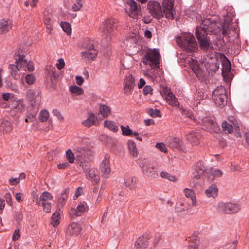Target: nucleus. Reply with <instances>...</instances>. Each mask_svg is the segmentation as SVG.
Returning a JSON list of instances; mask_svg holds the SVG:
<instances>
[{
    "instance_id": "1",
    "label": "nucleus",
    "mask_w": 249,
    "mask_h": 249,
    "mask_svg": "<svg viewBox=\"0 0 249 249\" xmlns=\"http://www.w3.org/2000/svg\"><path fill=\"white\" fill-rule=\"evenodd\" d=\"M173 3L170 0H164L162 3L163 11L158 2L149 1L148 3V9L153 17L160 19L163 17V13L166 18L169 19L174 18Z\"/></svg>"
},
{
    "instance_id": "2",
    "label": "nucleus",
    "mask_w": 249,
    "mask_h": 249,
    "mask_svg": "<svg viewBox=\"0 0 249 249\" xmlns=\"http://www.w3.org/2000/svg\"><path fill=\"white\" fill-rule=\"evenodd\" d=\"M176 41L178 45L189 53L195 51L197 44L194 36L190 33H185L178 37Z\"/></svg>"
},
{
    "instance_id": "3",
    "label": "nucleus",
    "mask_w": 249,
    "mask_h": 249,
    "mask_svg": "<svg viewBox=\"0 0 249 249\" xmlns=\"http://www.w3.org/2000/svg\"><path fill=\"white\" fill-rule=\"evenodd\" d=\"M26 53L27 51L23 47H20L17 49L14 56L16 65L10 64L9 66L11 75H13L17 78L18 77V74L14 72L18 68H20L22 65L26 64L25 54Z\"/></svg>"
},
{
    "instance_id": "4",
    "label": "nucleus",
    "mask_w": 249,
    "mask_h": 249,
    "mask_svg": "<svg viewBox=\"0 0 249 249\" xmlns=\"http://www.w3.org/2000/svg\"><path fill=\"white\" fill-rule=\"evenodd\" d=\"M202 114V111L197 112L198 116L197 123L202 125L207 131L218 132L220 129L217 123L211 117L203 116Z\"/></svg>"
},
{
    "instance_id": "5",
    "label": "nucleus",
    "mask_w": 249,
    "mask_h": 249,
    "mask_svg": "<svg viewBox=\"0 0 249 249\" xmlns=\"http://www.w3.org/2000/svg\"><path fill=\"white\" fill-rule=\"evenodd\" d=\"M160 54L159 50L156 49L148 50L143 59V63L145 65H149L154 68L158 67Z\"/></svg>"
},
{
    "instance_id": "6",
    "label": "nucleus",
    "mask_w": 249,
    "mask_h": 249,
    "mask_svg": "<svg viewBox=\"0 0 249 249\" xmlns=\"http://www.w3.org/2000/svg\"><path fill=\"white\" fill-rule=\"evenodd\" d=\"M53 196L48 192H43L40 196L39 199L33 197V201L38 205L42 207L43 211L46 213H50L51 210V203L49 202L53 199Z\"/></svg>"
},
{
    "instance_id": "7",
    "label": "nucleus",
    "mask_w": 249,
    "mask_h": 249,
    "mask_svg": "<svg viewBox=\"0 0 249 249\" xmlns=\"http://www.w3.org/2000/svg\"><path fill=\"white\" fill-rule=\"evenodd\" d=\"M240 210V206L231 202L219 203L217 206V210L219 213L224 214H233L237 213Z\"/></svg>"
},
{
    "instance_id": "8",
    "label": "nucleus",
    "mask_w": 249,
    "mask_h": 249,
    "mask_svg": "<svg viewBox=\"0 0 249 249\" xmlns=\"http://www.w3.org/2000/svg\"><path fill=\"white\" fill-rule=\"evenodd\" d=\"M76 160L79 163L80 166L82 164H87L89 160V156L91 155V151L86 148L78 147L75 149Z\"/></svg>"
},
{
    "instance_id": "9",
    "label": "nucleus",
    "mask_w": 249,
    "mask_h": 249,
    "mask_svg": "<svg viewBox=\"0 0 249 249\" xmlns=\"http://www.w3.org/2000/svg\"><path fill=\"white\" fill-rule=\"evenodd\" d=\"M210 30L208 28H197L196 31V35L200 44V47L203 50L208 49L210 45L209 40L206 36L209 34Z\"/></svg>"
},
{
    "instance_id": "10",
    "label": "nucleus",
    "mask_w": 249,
    "mask_h": 249,
    "mask_svg": "<svg viewBox=\"0 0 249 249\" xmlns=\"http://www.w3.org/2000/svg\"><path fill=\"white\" fill-rule=\"evenodd\" d=\"M139 166L143 174L148 178H155L158 177V174L155 166L148 161H143L139 164Z\"/></svg>"
},
{
    "instance_id": "11",
    "label": "nucleus",
    "mask_w": 249,
    "mask_h": 249,
    "mask_svg": "<svg viewBox=\"0 0 249 249\" xmlns=\"http://www.w3.org/2000/svg\"><path fill=\"white\" fill-rule=\"evenodd\" d=\"M190 66L196 75L201 80H204L207 74L203 63L199 64L193 59L189 61Z\"/></svg>"
},
{
    "instance_id": "12",
    "label": "nucleus",
    "mask_w": 249,
    "mask_h": 249,
    "mask_svg": "<svg viewBox=\"0 0 249 249\" xmlns=\"http://www.w3.org/2000/svg\"><path fill=\"white\" fill-rule=\"evenodd\" d=\"M117 27V20L114 18H109L100 25V31L105 35L110 36Z\"/></svg>"
},
{
    "instance_id": "13",
    "label": "nucleus",
    "mask_w": 249,
    "mask_h": 249,
    "mask_svg": "<svg viewBox=\"0 0 249 249\" xmlns=\"http://www.w3.org/2000/svg\"><path fill=\"white\" fill-rule=\"evenodd\" d=\"M81 167L83 169L86 176V178L90 180L93 184L98 183L100 180V176L97 171L93 168H90L89 163L82 164Z\"/></svg>"
},
{
    "instance_id": "14",
    "label": "nucleus",
    "mask_w": 249,
    "mask_h": 249,
    "mask_svg": "<svg viewBox=\"0 0 249 249\" xmlns=\"http://www.w3.org/2000/svg\"><path fill=\"white\" fill-rule=\"evenodd\" d=\"M125 2L127 5V13L129 16L133 19L137 18L141 9L140 5H138L133 0H126Z\"/></svg>"
},
{
    "instance_id": "15",
    "label": "nucleus",
    "mask_w": 249,
    "mask_h": 249,
    "mask_svg": "<svg viewBox=\"0 0 249 249\" xmlns=\"http://www.w3.org/2000/svg\"><path fill=\"white\" fill-rule=\"evenodd\" d=\"M110 156L108 154H106L104 159L100 166V171L103 177L107 178L111 171L109 162Z\"/></svg>"
},
{
    "instance_id": "16",
    "label": "nucleus",
    "mask_w": 249,
    "mask_h": 249,
    "mask_svg": "<svg viewBox=\"0 0 249 249\" xmlns=\"http://www.w3.org/2000/svg\"><path fill=\"white\" fill-rule=\"evenodd\" d=\"M135 86L134 78L131 75L126 77L124 81V93L126 95H130Z\"/></svg>"
},
{
    "instance_id": "17",
    "label": "nucleus",
    "mask_w": 249,
    "mask_h": 249,
    "mask_svg": "<svg viewBox=\"0 0 249 249\" xmlns=\"http://www.w3.org/2000/svg\"><path fill=\"white\" fill-rule=\"evenodd\" d=\"M25 61L26 62L25 65H22L20 68H18V69H17V70H16L14 72L18 74V77L17 78H15L13 75H11V76H12L15 79L18 80L20 78L22 74V71H25L26 67L27 68V69L29 72H31L34 71V67L33 63L30 61L28 62V61L26 59H25Z\"/></svg>"
},
{
    "instance_id": "18",
    "label": "nucleus",
    "mask_w": 249,
    "mask_h": 249,
    "mask_svg": "<svg viewBox=\"0 0 249 249\" xmlns=\"http://www.w3.org/2000/svg\"><path fill=\"white\" fill-rule=\"evenodd\" d=\"M81 230L82 228L79 224L72 222L68 227L66 232L70 235H77L81 232Z\"/></svg>"
},
{
    "instance_id": "19",
    "label": "nucleus",
    "mask_w": 249,
    "mask_h": 249,
    "mask_svg": "<svg viewBox=\"0 0 249 249\" xmlns=\"http://www.w3.org/2000/svg\"><path fill=\"white\" fill-rule=\"evenodd\" d=\"M163 92L165 95V98L170 105L172 106L178 107V102L175 96L170 92V90L167 88L164 89Z\"/></svg>"
},
{
    "instance_id": "20",
    "label": "nucleus",
    "mask_w": 249,
    "mask_h": 249,
    "mask_svg": "<svg viewBox=\"0 0 249 249\" xmlns=\"http://www.w3.org/2000/svg\"><path fill=\"white\" fill-rule=\"evenodd\" d=\"M52 16L50 13L49 10H45L44 13L43 20L46 26L47 32L50 34L53 30V21L52 20Z\"/></svg>"
},
{
    "instance_id": "21",
    "label": "nucleus",
    "mask_w": 249,
    "mask_h": 249,
    "mask_svg": "<svg viewBox=\"0 0 249 249\" xmlns=\"http://www.w3.org/2000/svg\"><path fill=\"white\" fill-rule=\"evenodd\" d=\"M82 53V57L85 60H93L97 55V51L92 45V48L90 47L89 49L83 52Z\"/></svg>"
},
{
    "instance_id": "22",
    "label": "nucleus",
    "mask_w": 249,
    "mask_h": 249,
    "mask_svg": "<svg viewBox=\"0 0 249 249\" xmlns=\"http://www.w3.org/2000/svg\"><path fill=\"white\" fill-rule=\"evenodd\" d=\"M187 139L193 143L195 145H197L199 142V141L201 138V134L196 132L192 131L186 135Z\"/></svg>"
},
{
    "instance_id": "23",
    "label": "nucleus",
    "mask_w": 249,
    "mask_h": 249,
    "mask_svg": "<svg viewBox=\"0 0 249 249\" xmlns=\"http://www.w3.org/2000/svg\"><path fill=\"white\" fill-rule=\"evenodd\" d=\"M13 111L17 113H21L25 110V105L22 100H15L12 103Z\"/></svg>"
},
{
    "instance_id": "24",
    "label": "nucleus",
    "mask_w": 249,
    "mask_h": 249,
    "mask_svg": "<svg viewBox=\"0 0 249 249\" xmlns=\"http://www.w3.org/2000/svg\"><path fill=\"white\" fill-rule=\"evenodd\" d=\"M148 245L147 238L143 236H140L134 244V246L136 249H145Z\"/></svg>"
},
{
    "instance_id": "25",
    "label": "nucleus",
    "mask_w": 249,
    "mask_h": 249,
    "mask_svg": "<svg viewBox=\"0 0 249 249\" xmlns=\"http://www.w3.org/2000/svg\"><path fill=\"white\" fill-rule=\"evenodd\" d=\"M98 123L97 117L94 113H90L87 119L82 122L84 126L89 127L93 125H96Z\"/></svg>"
},
{
    "instance_id": "26",
    "label": "nucleus",
    "mask_w": 249,
    "mask_h": 249,
    "mask_svg": "<svg viewBox=\"0 0 249 249\" xmlns=\"http://www.w3.org/2000/svg\"><path fill=\"white\" fill-rule=\"evenodd\" d=\"M218 189L216 185L212 184L205 190L206 196L209 197L215 198L218 195Z\"/></svg>"
},
{
    "instance_id": "27",
    "label": "nucleus",
    "mask_w": 249,
    "mask_h": 249,
    "mask_svg": "<svg viewBox=\"0 0 249 249\" xmlns=\"http://www.w3.org/2000/svg\"><path fill=\"white\" fill-rule=\"evenodd\" d=\"M12 22L11 20L5 19L0 20V34L8 32L11 29Z\"/></svg>"
},
{
    "instance_id": "28",
    "label": "nucleus",
    "mask_w": 249,
    "mask_h": 249,
    "mask_svg": "<svg viewBox=\"0 0 249 249\" xmlns=\"http://www.w3.org/2000/svg\"><path fill=\"white\" fill-rule=\"evenodd\" d=\"M184 193L185 194V196L187 198L190 199L192 202V205L193 206H196L197 204V201L195 192L192 189L185 188L184 189Z\"/></svg>"
},
{
    "instance_id": "29",
    "label": "nucleus",
    "mask_w": 249,
    "mask_h": 249,
    "mask_svg": "<svg viewBox=\"0 0 249 249\" xmlns=\"http://www.w3.org/2000/svg\"><path fill=\"white\" fill-rule=\"evenodd\" d=\"M212 96L217 97L218 96L223 98H227V93L225 88L222 86H219L214 90Z\"/></svg>"
},
{
    "instance_id": "30",
    "label": "nucleus",
    "mask_w": 249,
    "mask_h": 249,
    "mask_svg": "<svg viewBox=\"0 0 249 249\" xmlns=\"http://www.w3.org/2000/svg\"><path fill=\"white\" fill-rule=\"evenodd\" d=\"M99 112L103 117L107 118L111 114L110 107L105 104H101L99 107Z\"/></svg>"
},
{
    "instance_id": "31",
    "label": "nucleus",
    "mask_w": 249,
    "mask_h": 249,
    "mask_svg": "<svg viewBox=\"0 0 249 249\" xmlns=\"http://www.w3.org/2000/svg\"><path fill=\"white\" fill-rule=\"evenodd\" d=\"M0 129L6 133H9L12 130L10 122L0 119Z\"/></svg>"
},
{
    "instance_id": "32",
    "label": "nucleus",
    "mask_w": 249,
    "mask_h": 249,
    "mask_svg": "<svg viewBox=\"0 0 249 249\" xmlns=\"http://www.w3.org/2000/svg\"><path fill=\"white\" fill-rule=\"evenodd\" d=\"M195 169L197 173V175H195V176L197 177L198 178H200V176L202 175L203 174L208 172L207 169L206 168L204 164V163L201 161L198 162L196 164Z\"/></svg>"
},
{
    "instance_id": "33",
    "label": "nucleus",
    "mask_w": 249,
    "mask_h": 249,
    "mask_svg": "<svg viewBox=\"0 0 249 249\" xmlns=\"http://www.w3.org/2000/svg\"><path fill=\"white\" fill-rule=\"evenodd\" d=\"M208 177L213 180V178L221 177L223 173L222 171L218 169L211 168L207 172Z\"/></svg>"
},
{
    "instance_id": "34",
    "label": "nucleus",
    "mask_w": 249,
    "mask_h": 249,
    "mask_svg": "<svg viewBox=\"0 0 249 249\" xmlns=\"http://www.w3.org/2000/svg\"><path fill=\"white\" fill-rule=\"evenodd\" d=\"M124 180L125 185L127 187L129 188L130 189L135 188L137 179L135 177L131 176L126 177Z\"/></svg>"
},
{
    "instance_id": "35",
    "label": "nucleus",
    "mask_w": 249,
    "mask_h": 249,
    "mask_svg": "<svg viewBox=\"0 0 249 249\" xmlns=\"http://www.w3.org/2000/svg\"><path fill=\"white\" fill-rule=\"evenodd\" d=\"M127 144L131 155L134 157H137L138 152L135 143L133 141L129 140Z\"/></svg>"
},
{
    "instance_id": "36",
    "label": "nucleus",
    "mask_w": 249,
    "mask_h": 249,
    "mask_svg": "<svg viewBox=\"0 0 249 249\" xmlns=\"http://www.w3.org/2000/svg\"><path fill=\"white\" fill-rule=\"evenodd\" d=\"M104 126L114 132L118 130V127L115 122L110 120H106L104 122Z\"/></svg>"
},
{
    "instance_id": "37",
    "label": "nucleus",
    "mask_w": 249,
    "mask_h": 249,
    "mask_svg": "<svg viewBox=\"0 0 249 249\" xmlns=\"http://www.w3.org/2000/svg\"><path fill=\"white\" fill-rule=\"evenodd\" d=\"M27 97L31 101H32L35 98L36 104H35V106L37 105H39L40 102L41 101V97L39 95L35 96V94L34 91L33 90H29L26 93Z\"/></svg>"
},
{
    "instance_id": "38",
    "label": "nucleus",
    "mask_w": 249,
    "mask_h": 249,
    "mask_svg": "<svg viewBox=\"0 0 249 249\" xmlns=\"http://www.w3.org/2000/svg\"><path fill=\"white\" fill-rule=\"evenodd\" d=\"M212 98L216 105L220 107H222L227 104V98H223L222 97L219 96H218L217 97L212 96Z\"/></svg>"
},
{
    "instance_id": "39",
    "label": "nucleus",
    "mask_w": 249,
    "mask_h": 249,
    "mask_svg": "<svg viewBox=\"0 0 249 249\" xmlns=\"http://www.w3.org/2000/svg\"><path fill=\"white\" fill-rule=\"evenodd\" d=\"M214 25V23L210 22L208 19H205L202 21V24H201L200 26L197 27V28H203L206 27V28H208V29L210 30L209 33H210L213 32Z\"/></svg>"
},
{
    "instance_id": "40",
    "label": "nucleus",
    "mask_w": 249,
    "mask_h": 249,
    "mask_svg": "<svg viewBox=\"0 0 249 249\" xmlns=\"http://www.w3.org/2000/svg\"><path fill=\"white\" fill-rule=\"evenodd\" d=\"M121 128L122 131V134L124 136H137L138 135V133L136 132H133L132 130H131L128 126L125 127L121 125Z\"/></svg>"
},
{
    "instance_id": "41",
    "label": "nucleus",
    "mask_w": 249,
    "mask_h": 249,
    "mask_svg": "<svg viewBox=\"0 0 249 249\" xmlns=\"http://www.w3.org/2000/svg\"><path fill=\"white\" fill-rule=\"evenodd\" d=\"M75 155V153H73L71 149H68L66 151V158L69 163L72 164L74 162L75 159H76Z\"/></svg>"
},
{
    "instance_id": "42",
    "label": "nucleus",
    "mask_w": 249,
    "mask_h": 249,
    "mask_svg": "<svg viewBox=\"0 0 249 249\" xmlns=\"http://www.w3.org/2000/svg\"><path fill=\"white\" fill-rule=\"evenodd\" d=\"M233 127L232 124L226 121H223L222 124V129L226 133H231L232 131Z\"/></svg>"
},
{
    "instance_id": "43",
    "label": "nucleus",
    "mask_w": 249,
    "mask_h": 249,
    "mask_svg": "<svg viewBox=\"0 0 249 249\" xmlns=\"http://www.w3.org/2000/svg\"><path fill=\"white\" fill-rule=\"evenodd\" d=\"M183 115H184L185 117H188L191 120H193L194 122L197 123L198 121V115L197 114L195 115V116H194L192 112L189 110H183Z\"/></svg>"
},
{
    "instance_id": "44",
    "label": "nucleus",
    "mask_w": 249,
    "mask_h": 249,
    "mask_svg": "<svg viewBox=\"0 0 249 249\" xmlns=\"http://www.w3.org/2000/svg\"><path fill=\"white\" fill-rule=\"evenodd\" d=\"M180 207H178V211H188L191 208L192 206H193L192 205V202H191L190 203H189V202H186V201L182 202L180 203Z\"/></svg>"
},
{
    "instance_id": "45",
    "label": "nucleus",
    "mask_w": 249,
    "mask_h": 249,
    "mask_svg": "<svg viewBox=\"0 0 249 249\" xmlns=\"http://www.w3.org/2000/svg\"><path fill=\"white\" fill-rule=\"evenodd\" d=\"M60 214L56 212L52 216L51 223L53 226H57L59 223Z\"/></svg>"
},
{
    "instance_id": "46",
    "label": "nucleus",
    "mask_w": 249,
    "mask_h": 249,
    "mask_svg": "<svg viewBox=\"0 0 249 249\" xmlns=\"http://www.w3.org/2000/svg\"><path fill=\"white\" fill-rule=\"evenodd\" d=\"M49 116V113L48 111L46 109H44L40 112L39 116V120L42 122H46L48 120Z\"/></svg>"
},
{
    "instance_id": "47",
    "label": "nucleus",
    "mask_w": 249,
    "mask_h": 249,
    "mask_svg": "<svg viewBox=\"0 0 249 249\" xmlns=\"http://www.w3.org/2000/svg\"><path fill=\"white\" fill-rule=\"evenodd\" d=\"M61 27L63 30L68 35H70L71 33V25L68 22H62L61 23Z\"/></svg>"
},
{
    "instance_id": "48",
    "label": "nucleus",
    "mask_w": 249,
    "mask_h": 249,
    "mask_svg": "<svg viewBox=\"0 0 249 249\" xmlns=\"http://www.w3.org/2000/svg\"><path fill=\"white\" fill-rule=\"evenodd\" d=\"M70 90L72 93H75L77 95H81L83 92L82 89L76 85L71 86L70 87Z\"/></svg>"
},
{
    "instance_id": "49",
    "label": "nucleus",
    "mask_w": 249,
    "mask_h": 249,
    "mask_svg": "<svg viewBox=\"0 0 249 249\" xmlns=\"http://www.w3.org/2000/svg\"><path fill=\"white\" fill-rule=\"evenodd\" d=\"M191 240L192 241V243L189 245V249H198L199 240L197 238L195 237Z\"/></svg>"
},
{
    "instance_id": "50",
    "label": "nucleus",
    "mask_w": 249,
    "mask_h": 249,
    "mask_svg": "<svg viewBox=\"0 0 249 249\" xmlns=\"http://www.w3.org/2000/svg\"><path fill=\"white\" fill-rule=\"evenodd\" d=\"M236 245V241L233 240L228 243H225L223 246V249H235Z\"/></svg>"
},
{
    "instance_id": "51",
    "label": "nucleus",
    "mask_w": 249,
    "mask_h": 249,
    "mask_svg": "<svg viewBox=\"0 0 249 249\" xmlns=\"http://www.w3.org/2000/svg\"><path fill=\"white\" fill-rule=\"evenodd\" d=\"M83 2L82 0H77L75 3L72 5V9L73 11H78L83 6Z\"/></svg>"
},
{
    "instance_id": "52",
    "label": "nucleus",
    "mask_w": 249,
    "mask_h": 249,
    "mask_svg": "<svg viewBox=\"0 0 249 249\" xmlns=\"http://www.w3.org/2000/svg\"><path fill=\"white\" fill-rule=\"evenodd\" d=\"M68 197V193L67 190H65L62 193L59 199V202L62 205L64 204V201L67 199Z\"/></svg>"
},
{
    "instance_id": "53",
    "label": "nucleus",
    "mask_w": 249,
    "mask_h": 249,
    "mask_svg": "<svg viewBox=\"0 0 249 249\" xmlns=\"http://www.w3.org/2000/svg\"><path fill=\"white\" fill-rule=\"evenodd\" d=\"M25 81L28 85H32L35 81V77L32 74H27L25 77Z\"/></svg>"
},
{
    "instance_id": "54",
    "label": "nucleus",
    "mask_w": 249,
    "mask_h": 249,
    "mask_svg": "<svg viewBox=\"0 0 249 249\" xmlns=\"http://www.w3.org/2000/svg\"><path fill=\"white\" fill-rule=\"evenodd\" d=\"M180 140L178 138H174L172 139L170 145L173 147H178L180 144Z\"/></svg>"
},
{
    "instance_id": "55",
    "label": "nucleus",
    "mask_w": 249,
    "mask_h": 249,
    "mask_svg": "<svg viewBox=\"0 0 249 249\" xmlns=\"http://www.w3.org/2000/svg\"><path fill=\"white\" fill-rule=\"evenodd\" d=\"M148 113L153 117H157L160 116V111L157 109H150Z\"/></svg>"
},
{
    "instance_id": "56",
    "label": "nucleus",
    "mask_w": 249,
    "mask_h": 249,
    "mask_svg": "<svg viewBox=\"0 0 249 249\" xmlns=\"http://www.w3.org/2000/svg\"><path fill=\"white\" fill-rule=\"evenodd\" d=\"M153 89L149 85L145 86L143 90V93L144 95H147L148 94H152Z\"/></svg>"
},
{
    "instance_id": "57",
    "label": "nucleus",
    "mask_w": 249,
    "mask_h": 249,
    "mask_svg": "<svg viewBox=\"0 0 249 249\" xmlns=\"http://www.w3.org/2000/svg\"><path fill=\"white\" fill-rule=\"evenodd\" d=\"M52 113L53 115L56 116L57 119L60 120V121H63L64 120V118L61 115V113L59 111H58L57 109H53L52 111Z\"/></svg>"
},
{
    "instance_id": "58",
    "label": "nucleus",
    "mask_w": 249,
    "mask_h": 249,
    "mask_svg": "<svg viewBox=\"0 0 249 249\" xmlns=\"http://www.w3.org/2000/svg\"><path fill=\"white\" fill-rule=\"evenodd\" d=\"M228 123L232 124V126L235 127H238V124L237 120L234 117H230L228 119Z\"/></svg>"
},
{
    "instance_id": "59",
    "label": "nucleus",
    "mask_w": 249,
    "mask_h": 249,
    "mask_svg": "<svg viewBox=\"0 0 249 249\" xmlns=\"http://www.w3.org/2000/svg\"><path fill=\"white\" fill-rule=\"evenodd\" d=\"M77 210L79 214L85 212L87 210V207L86 205L80 203L77 207Z\"/></svg>"
},
{
    "instance_id": "60",
    "label": "nucleus",
    "mask_w": 249,
    "mask_h": 249,
    "mask_svg": "<svg viewBox=\"0 0 249 249\" xmlns=\"http://www.w3.org/2000/svg\"><path fill=\"white\" fill-rule=\"evenodd\" d=\"M13 97V94L9 93H4L2 95V100L8 101Z\"/></svg>"
},
{
    "instance_id": "61",
    "label": "nucleus",
    "mask_w": 249,
    "mask_h": 249,
    "mask_svg": "<svg viewBox=\"0 0 249 249\" xmlns=\"http://www.w3.org/2000/svg\"><path fill=\"white\" fill-rule=\"evenodd\" d=\"M20 237V231L18 229H17L15 230L14 234L12 236L13 240L16 241L18 240Z\"/></svg>"
},
{
    "instance_id": "62",
    "label": "nucleus",
    "mask_w": 249,
    "mask_h": 249,
    "mask_svg": "<svg viewBox=\"0 0 249 249\" xmlns=\"http://www.w3.org/2000/svg\"><path fill=\"white\" fill-rule=\"evenodd\" d=\"M156 147L162 152L164 153L167 152L165 145L163 143H157Z\"/></svg>"
},
{
    "instance_id": "63",
    "label": "nucleus",
    "mask_w": 249,
    "mask_h": 249,
    "mask_svg": "<svg viewBox=\"0 0 249 249\" xmlns=\"http://www.w3.org/2000/svg\"><path fill=\"white\" fill-rule=\"evenodd\" d=\"M65 66V62L62 58L58 59V62L56 64V67L59 70H61L64 68Z\"/></svg>"
},
{
    "instance_id": "64",
    "label": "nucleus",
    "mask_w": 249,
    "mask_h": 249,
    "mask_svg": "<svg viewBox=\"0 0 249 249\" xmlns=\"http://www.w3.org/2000/svg\"><path fill=\"white\" fill-rule=\"evenodd\" d=\"M5 198L8 205L11 206L12 205L11 195L9 193H6L5 195Z\"/></svg>"
}]
</instances>
